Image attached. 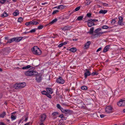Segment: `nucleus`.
<instances>
[{"label": "nucleus", "mask_w": 125, "mask_h": 125, "mask_svg": "<svg viewBox=\"0 0 125 125\" xmlns=\"http://www.w3.org/2000/svg\"><path fill=\"white\" fill-rule=\"evenodd\" d=\"M25 74L27 76H30L37 75L38 74V73L36 71H34L31 69H29L28 71L25 72Z\"/></svg>", "instance_id": "1"}, {"label": "nucleus", "mask_w": 125, "mask_h": 125, "mask_svg": "<svg viewBox=\"0 0 125 125\" xmlns=\"http://www.w3.org/2000/svg\"><path fill=\"white\" fill-rule=\"evenodd\" d=\"M31 51L34 54L36 55H40L41 53V50L36 46H35L32 48Z\"/></svg>", "instance_id": "2"}, {"label": "nucleus", "mask_w": 125, "mask_h": 125, "mask_svg": "<svg viewBox=\"0 0 125 125\" xmlns=\"http://www.w3.org/2000/svg\"><path fill=\"white\" fill-rule=\"evenodd\" d=\"M62 112L65 114H71L73 113V111L69 109H62Z\"/></svg>", "instance_id": "3"}, {"label": "nucleus", "mask_w": 125, "mask_h": 125, "mask_svg": "<svg viewBox=\"0 0 125 125\" xmlns=\"http://www.w3.org/2000/svg\"><path fill=\"white\" fill-rule=\"evenodd\" d=\"M113 108L110 106H107L105 108V112L107 113L112 112Z\"/></svg>", "instance_id": "4"}, {"label": "nucleus", "mask_w": 125, "mask_h": 125, "mask_svg": "<svg viewBox=\"0 0 125 125\" xmlns=\"http://www.w3.org/2000/svg\"><path fill=\"white\" fill-rule=\"evenodd\" d=\"M118 19L119 20L118 22V25L120 26H123L124 25V24L123 22V18L121 16H119L118 17Z\"/></svg>", "instance_id": "5"}, {"label": "nucleus", "mask_w": 125, "mask_h": 125, "mask_svg": "<svg viewBox=\"0 0 125 125\" xmlns=\"http://www.w3.org/2000/svg\"><path fill=\"white\" fill-rule=\"evenodd\" d=\"M56 82L59 84H63L64 83L65 81L62 77H60L57 79Z\"/></svg>", "instance_id": "6"}, {"label": "nucleus", "mask_w": 125, "mask_h": 125, "mask_svg": "<svg viewBox=\"0 0 125 125\" xmlns=\"http://www.w3.org/2000/svg\"><path fill=\"white\" fill-rule=\"evenodd\" d=\"M85 71V72L84 73V75L85 78H86L87 76H89L91 75V73L88 69H86Z\"/></svg>", "instance_id": "7"}, {"label": "nucleus", "mask_w": 125, "mask_h": 125, "mask_svg": "<svg viewBox=\"0 0 125 125\" xmlns=\"http://www.w3.org/2000/svg\"><path fill=\"white\" fill-rule=\"evenodd\" d=\"M41 119L40 122H43L46 118V116L45 114H43L41 115L40 116Z\"/></svg>", "instance_id": "8"}, {"label": "nucleus", "mask_w": 125, "mask_h": 125, "mask_svg": "<svg viewBox=\"0 0 125 125\" xmlns=\"http://www.w3.org/2000/svg\"><path fill=\"white\" fill-rule=\"evenodd\" d=\"M36 75V80L38 82H40L42 79L41 75L40 74H39L38 75V74L37 75Z\"/></svg>", "instance_id": "9"}, {"label": "nucleus", "mask_w": 125, "mask_h": 125, "mask_svg": "<svg viewBox=\"0 0 125 125\" xmlns=\"http://www.w3.org/2000/svg\"><path fill=\"white\" fill-rule=\"evenodd\" d=\"M22 85L26 86V83L25 82L19 83H16L15 84L14 86H21Z\"/></svg>", "instance_id": "10"}, {"label": "nucleus", "mask_w": 125, "mask_h": 125, "mask_svg": "<svg viewBox=\"0 0 125 125\" xmlns=\"http://www.w3.org/2000/svg\"><path fill=\"white\" fill-rule=\"evenodd\" d=\"M23 38V37L14 38V41H15L16 42H18L21 40Z\"/></svg>", "instance_id": "11"}, {"label": "nucleus", "mask_w": 125, "mask_h": 125, "mask_svg": "<svg viewBox=\"0 0 125 125\" xmlns=\"http://www.w3.org/2000/svg\"><path fill=\"white\" fill-rule=\"evenodd\" d=\"M24 86H12L14 87V92H17L20 89L23 88Z\"/></svg>", "instance_id": "12"}, {"label": "nucleus", "mask_w": 125, "mask_h": 125, "mask_svg": "<svg viewBox=\"0 0 125 125\" xmlns=\"http://www.w3.org/2000/svg\"><path fill=\"white\" fill-rule=\"evenodd\" d=\"M110 45H107L104 48L103 51V52H107L109 49H110Z\"/></svg>", "instance_id": "13"}, {"label": "nucleus", "mask_w": 125, "mask_h": 125, "mask_svg": "<svg viewBox=\"0 0 125 125\" xmlns=\"http://www.w3.org/2000/svg\"><path fill=\"white\" fill-rule=\"evenodd\" d=\"M70 26H69L68 25L66 26H65L63 28H61V29L63 31H64L66 30H68L70 29Z\"/></svg>", "instance_id": "14"}, {"label": "nucleus", "mask_w": 125, "mask_h": 125, "mask_svg": "<svg viewBox=\"0 0 125 125\" xmlns=\"http://www.w3.org/2000/svg\"><path fill=\"white\" fill-rule=\"evenodd\" d=\"M91 42L90 41H88L87 42L86 44L85 45L84 47L86 49L88 48L89 46L91 44Z\"/></svg>", "instance_id": "15"}, {"label": "nucleus", "mask_w": 125, "mask_h": 125, "mask_svg": "<svg viewBox=\"0 0 125 125\" xmlns=\"http://www.w3.org/2000/svg\"><path fill=\"white\" fill-rule=\"evenodd\" d=\"M30 25H37L39 24V22L36 21H33L32 20V21H31L29 22Z\"/></svg>", "instance_id": "16"}, {"label": "nucleus", "mask_w": 125, "mask_h": 125, "mask_svg": "<svg viewBox=\"0 0 125 125\" xmlns=\"http://www.w3.org/2000/svg\"><path fill=\"white\" fill-rule=\"evenodd\" d=\"M46 90L47 92L50 94H52L53 92L51 88H46Z\"/></svg>", "instance_id": "17"}, {"label": "nucleus", "mask_w": 125, "mask_h": 125, "mask_svg": "<svg viewBox=\"0 0 125 125\" xmlns=\"http://www.w3.org/2000/svg\"><path fill=\"white\" fill-rule=\"evenodd\" d=\"M87 24L89 27H91L93 25H94V23L92 22H89L88 21Z\"/></svg>", "instance_id": "18"}, {"label": "nucleus", "mask_w": 125, "mask_h": 125, "mask_svg": "<svg viewBox=\"0 0 125 125\" xmlns=\"http://www.w3.org/2000/svg\"><path fill=\"white\" fill-rule=\"evenodd\" d=\"M8 16V14L5 11L1 15V17L2 18H4Z\"/></svg>", "instance_id": "19"}, {"label": "nucleus", "mask_w": 125, "mask_h": 125, "mask_svg": "<svg viewBox=\"0 0 125 125\" xmlns=\"http://www.w3.org/2000/svg\"><path fill=\"white\" fill-rule=\"evenodd\" d=\"M31 66L30 65H28L26 66H25V67H22V68H20L19 67H17V68H19V69H28V68H30L31 67Z\"/></svg>", "instance_id": "20"}, {"label": "nucleus", "mask_w": 125, "mask_h": 125, "mask_svg": "<svg viewBox=\"0 0 125 125\" xmlns=\"http://www.w3.org/2000/svg\"><path fill=\"white\" fill-rule=\"evenodd\" d=\"M120 101H121V103L122 105V106H125V99L124 98L122 99H121Z\"/></svg>", "instance_id": "21"}, {"label": "nucleus", "mask_w": 125, "mask_h": 125, "mask_svg": "<svg viewBox=\"0 0 125 125\" xmlns=\"http://www.w3.org/2000/svg\"><path fill=\"white\" fill-rule=\"evenodd\" d=\"M94 28L93 27L91 28L89 31L87 32L88 33H89L90 34H92L94 32Z\"/></svg>", "instance_id": "22"}, {"label": "nucleus", "mask_w": 125, "mask_h": 125, "mask_svg": "<svg viewBox=\"0 0 125 125\" xmlns=\"http://www.w3.org/2000/svg\"><path fill=\"white\" fill-rule=\"evenodd\" d=\"M19 11L18 10H16L15 12L13 13V15L14 16H16L19 14Z\"/></svg>", "instance_id": "23"}, {"label": "nucleus", "mask_w": 125, "mask_h": 125, "mask_svg": "<svg viewBox=\"0 0 125 125\" xmlns=\"http://www.w3.org/2000/svg\"><path fill=\"white\" fill-rule=\"evenodd\" d=\"M107 12V10H101L99 11V13L100 14H105Z\"/></svg>", "instance_id": "24"}, {"label": "nucleus", "mask_w": 125, "mask_h": 125, "mask_svg": "<svg viewBox=\"0 0 125 125\" xmlns=\"http://www.w3.org/2000/svg\"><path fill=\"white\" fill-rule=\"evenodd\" d=\"M70 51L73 52H75L77 51V49L73 47L70 49Z\"/></svg>", "instance_id": "25"}, {"label": "nucleus", "mask_w": 125, "mask_h": 125, "mask_svg": "<svg viewBox=\"0 0 125 125\" xmlns=\"http://www.w3.org/2000/svg\"><path fill=\"white\" fill-rule=\"evenodd\" d=\"M14 38H12L10 39H9L7 41V43H11L12 42H14Z\"/></svg>", "instance_id": "26"}, {"label": "nucleus", "mask_w": 125, "mask_h": 125, "mask_svg": "<svg viewBox=\"0 0 125 125\" xmlns=\"http://www.w3.org/2000/svg\"><path fill=\"white\" fill-rule=\"evenodd\" d=\"M108 32H109V31H104L102 32H98L97 33H96V34L98 35H101L102 34L104 33Z\"/></svg>", "instance_id": "27"}, {"label": "nucleus", "mask_w": 125, "mask_h": 125, "mask_svg": "<svg viewBox=\"0 0 125 125\" xmlns=\"http://www.w3.org/2000/svg\"><path fill=\"white\" fill-rule=\"evenodd\" d=\"M6 115V112H3L2 114L0 115V117L3 118Z\"/></svg>", "instance_id": "28"}, {"label": "nucleus", "mask_w": 125, "mask_h": 125, "mask_svg": "<svg viewBox=\"0 0 125 125\" xmlns=\"http://www.w3.org/2000/svg\"><path fill=\"white\" fill-rule=\"evenodd\" d=\"M57 21V19H54L50 23V24H52L56 22Z\"/></svg>", "instance_id": "29"}, {"label": "nucleus", "mask_w": 125, "mask_h": 125, "mask_svg": "<svg viewBox=\"0 0 125 125\" xmlns=\"http://www.w3.org/2000/svg\"><path fill=\"white\" fill-rule=\"evenodd\" d=\"M101 29L100 28H98L96 29L94 31V32L95 33H97L98 32L100 31Z\"/></svg>", "instance_id": "30"}, {"label": "nucleus", "mask_w": 125, "mask_h": 125, "mask_svg": "<svg viewBox=\"0 0 125 125\" xmlns=\"http://www.w3.org/2000/svg\"><path fill=\"white\" fill-rule=\"evenodd\" d=\"M83 15L81 16L78 17L77 19V20L78 21H80L82 20L83 18Z\"/></svg>", "instance_id": "31"}, {"label": "nucleus", "mask_w": 125, "mask_h": 125, "mask_svg": "<svg viewBox=\"0 0 125 125\" xmlns=\"http://www.w3.org/2000/svg\"><path fill=\"white\" fill-rule=\"evenodd\" d=\"M65 6H64L63 5H60L58 6V8L59 9H63L64 8Z\"/></svg>", "instance_id": "32"}, {"label": "nucleus", "mask_w": 125, "mask_h": 125, "mask_svg": "<svg viewBox=\"0 0 125 125\" xmlns=\"http://www.w3.org/2000/svg\"><path fill=\"white\" fill-rule=\"evenodd\" d=\"M81 88L82 90L85 91L88 88L87 86H81Z\"/></svg>", "instance_id": "33"}, {"label": "nucleus", "mask_w": 125, "mask_h": 125, "mask_svg": "<svg viewBox=\"0 0 125 125\" xmlns=\"http://www.w3.org/2000/svg\"><path fill=\"white\" fill-rule=\"evenodd\" d=\"M23 19L21 17L19 18L18 19V21L20 23H21L23 21Z\"/></svg>", "instance_id": "34"}, {"label": "nucleus", "mask_w": 125, "mask_h": 125, "mask_svg": "<svg viewBox=\"0 0 125 125\" xmlns=\"http://www.w3.org/2000/svg\"><path fill=\"white\" fill-rule=\"evenodd\" d=\"M102 28L103 29H107L109 28V27L108 26L104 25L102 26Z\"/></svg>", "instance_id": "35"}, {"label": "nucleus", "mask_w": 125, "mask_h": 125, "mask_svg": "<svg viewBox=\"0 0 125 125\" xmlns=\"http://www.w3.org/2000/svg\"><path fill=\"white\" fill-rule=\"evenodd\" d=\"M36 30H37V29H32L29 31V32L34 33L35 32Z\"/></svg>", "instance_id": "36"}, {"label": "nucleus", "mask_w": 125, "mask_h": 125, "mask_svg": "<svg viewBox=\"0 0 125 125\" xmlns=\"http://www.w3.org/2000/svg\"><path fill=\"white\" fill-rule=\"evenodd\" d=\"M43 27V26L42 25H40L37 28H36L37 29L40 30L42 29Z\"/></svg>", "instance_id": "37"}, {"label": "nucleus", "mask_w": 125, "mask_h": 125, "mask_svg": "<svg viewBox=\"0 0 125 125\" xmlns=\"http://www.w3.org/2000/svg\"><path fill=\"white\" fill-rule=\"evenodd\" d=\"M14 87H11L10 89V90L9 91H10V92H14Z\"/></svg>", "instance_id": "38"}, {"label": "nucleus", "mask_w": 125, "mask_h": 125, "mask_svg": "<svg viewBox=\"0 0 125 125\" xmlns=\"http://www.w3.org/2000/svg\"><path fill=\"white\" fill-rule=\"evenodd\" d=\"M57 107L58 108L60 109L61 111L62 109H63V108H61L60 105L59 104H57Z\"/></svg>", "instance_id": "39"}, {"label": "nucleus", "mask_w": 125, "mask_h": 125, "mask_svg": "<svg viewBox=\"0 0 125 125\" xmlns=\"http://www.w3.org/2000/svg\"><path fill=\"white\" fill-rule=\"evenodd\" d=\"M11 118L12 120H14L16 119V117L13 115H11Z\"/></svg>", "instance_id": "40"}, {"label": "nucleus", "mask_w": 125, "mask_h": 125, "mask_svg": "<svg viewBox=\"0 0 125 125\" xmlns=\"http://www.w3.org/2000/svg\"><path fill=\"white\" fill-rule=\"evenodd\" d=\"M91 74L92 76H93L94 75H97L98 74V72H94L92 73Z\"/></svg>", "instance_id": "41"}, {"label": "nucleus", "mask_w": 125, "mask_h": 125, "mask_svg": "<svg viewBox=\"0 0 125 125\" xmlns=\"http://www.w3.org/2000/svg\"><path fill=\"white\" fill-rule=\"evenodd\" d=\"M58 114V112H54L52 113V115L53 116H56Z\"/></svg>", "instance_id": "42"}, {"label": "nucleus", "mask_w": 125, "mask_h": 125, "mask_svg": "<svg viewBox=\"0 0 125 125\" xmlns=\"http://www.w3.org/2000/svg\"><path fill=\"white\" fill-rule=\"evenodd\" d=\"M46 95L50 98H52V96L51 95L49 94V93H47L46 94Z\"/></svg>", "instance_id": "43"}, {"label": "nucleus", "mask_w": 125, "mask_h": 125, "mask_svg": "<svg viewBox=\"0 0 125 125\" xmlns=\"http://www.w3.org/2000/svg\"><path fill=\"white\" fill-rule=\"evenodd\" d=\"M47 93V92H46L45 91H43L41 92V93L42 94L45 95H46V94Z\"/></svg>", "instance_id": "44"}, {"label": "nucleus", "mask_w": 125, "mask_h": 125, "mask_svg": "<svg viewBox=\"0 0 125 125\" xmlns=\"http://www.w3.org/2000/svg\"><path fill=\"white\" fill-rule=\"evenodd\" d=\"M121 101L120 100L119 102L117 103V105L119 106H122V105Z\"/></svg>", "instance_id": "45"}, {"label": "nucleus", "mask_w": 125, "mask_h": 125, "mask_svg": "<svg viewBox=\"0 0 125 125\" xmlns=\"http://www.w3.org/2000/svg\"><path fill=\"white\" fill-rule=\"evenodd\" d=\"M92 14L90 13H87L86 15V16L88 17H91Z\"/></svg>", "instance_id": "46"}, {"label": "nucleus", "mask_w": 125, "mask_h": 125, "mask_svg": "<svg viewBox=\"0 0 125 125\" xmlns=\"http://www.w3.org/2000/svg\"><path fill=\"white\" fill-rule=\"evenodd\" d=\"M59 11L58 10H56L53 11L52 13V14H54L56 13L57 12H58Z\"/></svg>", "instance_id": "47"}, {"label": "nucleus", "mask_w": 125, "mask_h": 125, "mask_svg": "<svg viewBox=\"0 0 125 125\" xmlns=\"http://www.w3.org/2000/svg\"><path fill=\"white\" fill-rule=\"evenodd\" d=\"M6 0H0V2L2 4H3L5 1Z\"/></svg>", "instance_id": "48"}, {"label": "nucleus", "mask_w": 125, "mask_h": 125, "mask_svg": "<svg viewBox=\"0 0 125 125\" xmlns=\"http://www.w3.org/2000/svg\"><path fill=\"white\" fill-rule=\"evenodd\" d=\"M80 9V6H79L77 8H76L75 9V11H77L78 10Z\"/></svg>", "instance_id": "49"}, {"label": "nucleus", "mask_w": 125, "mask_h": 125, "mask_svg": "<svg viewBox=\"0 0 125 125\" xmlns=\"http://www.w3.org/2000/svg\"><path fill=\"white\" fill-rule=\"evenodd\" d=\"M91 2L89 0L87 3L86 2H85V4L86 5H89Z\"/></svg>", "instance_id": "50"}, {"label": "nucleus", "mask_w": 125, "mask_h": 125, "mask_svg": "<svg viewBox=\"0 0 125 125\" xmlns=\"http://www.w3.org/2000/svg\"><path fill=\"white\" fill-rule=\"evenodd\" d=\"M116 22V20H115V19H114L112 20V21L111 22V23H113L114 24Z\"/></svg>", "instance_id": "51"}, {"label": "nucleus", "mask_w": 125, "mask_h": 125, "mask_svg": "<svg viewBox=\"0 0 125 125\" xmlns=\"http://www.w3.org/2000/svg\"><path fill=\"white\" fill-rule=\"evenodd\" d=\"M100 116L101 118H103L104 117H105V115H100Z\"/></svg>", "instance_id": "52"}, {"label": "nucleus", "mask_w": 125, "mask_h": 125, "mask_svg": "<svg viewBox=\"0 0 125 125\" xmlns=\"http://www.w3.org/2000/svg\"><path fill=\"white\" fill-rule=\"evenodd\" d=\"M102 49V48L101 47H100L96 51V52H98L100 51Z\"/></svg>", "instance_id": "53"}, {"label": "nucleus", "mask_w": 125, "mask_h": 125, "mask_svg": "<svg viewBox=\"0 0 125 125\" xmlns=\"http://www.w3.org/2000/svg\"><path fill=\"white\" fill-rule=\"evenodd\" d=\"M63 45V44L62 43L60 44L58 46V47L60 48L62 47Z\"/></svg>", "instance_id": "54"}, {"label": "nucleus", "mask_w": 125, "mask_h": 125, "mask_svg": "<svg viewBox=\"0 0 125 125\" xmlns=\"http://www.w3.org/2000/svg\"><path fill=\"white\" fill-rule=\"evenodd\" d=\"M30 23L29 22H27L25 23V25L26 26H28L30 25Z\"/></svg>", "instance_id": "55"}, {"label": "nucleus", "mask_w": 125, "mask_h": 125, "mask_svg": "<svg viewBox=\"0 0 125 125\" xmlns=\"http://www.w3.org/2000/svg\"><path fill=\"white\" fill-rule=\"evenodd\" d=\"M0 125H6L2 122H0Z\"/></svg>", "instance_id": "56"}, {"label": "nucleus", "mask_w": 125, "mask_h": 125, "mask_svg": "<svg viewBox=\"0 0 125 125\" xmlns=\"http://www.w3.org/2000/svg\"><path fill=\"white\" fill-rule=\"evenodd\" d=\"M68 42H65L63 43H62V44H63V45H64L66 44Z\"/></svg>", "instance_id": "57"}, {"label": "nucleus", "mask_w": 125, "mask_h": 125, "mask_svg": "<svg viewBox=\"0 0 125 125\" xmlns=\"http://www.w3.org/2000/svg\"><path fill=\"white\" fill-rule=\"evenodd\" d=\"M63 116V115L62 114H60L59 116V117H60L61 118V117H62Z\"/></svg>", "instance_id": "58"}, {"label": "nucleus", "mask_w": 125, "mask_h": 125, "mask_svg": "<svg viewBox=\"0 0 125 125\" xmlns=\"http://www.w3.org/2000/svg\"><path fill=\"white\" fill-rule=\"evenodd\" d=\"M103 4L104 6H106L108 5V4L105 3H103Z\"/></svg>", "instance_id": "59"}, {"label": "nucleus", "mask_w": 125, "mask_h": 125, "mask_svg": "<svg viewBox=\"0 0 125 125\" xmlns=\"http://www.w3.org/2000/svg\"><path fill=\"white\" fill-rule=\"evenodd\" d=\"M61 119L62 120H66V119L63 116L62 117H61Z\"/></svg>", "instance_id": "60"}, {"label": "nucleus", "mask_w": 125, "mask_h": 125, "mask_svg": "<svg viewBox=\"0 0 125 125\" xmlns=\"http://www.w3.org/2000/svg\"><path fill=\"white\" fill-rule=\"evenodd\" d=\"M92 21H98V20L97 19H93Z\"/></svg>", "instance_id": "61"}, {"label": "nucleus", "mask_w": 125, "mask_h": 125, "mask_svg": "<svg viewBox=\"0 0 125 125\" xmlns=\"http://www.w3.org/2000/svg\"><path fill=\"white\" fill-rule=\"evenodd\" d=\"M47 3L46 2H44V3H42V5H45L46 4H47Z\"/></svg>", "instance_id": "62"}, {"label": "nucleus", "mask_w": 125, "mask_h": 125, "mask_svg": "<svg viewBox=\"0 0 125 125\" xmlns=\"http://www.w3.org/2000/svg\"><path fill=\"white\" fill-rule=\"evenodd\" d=\"M2 97V93H0V99Z\"/></svg>", "instance_id": "63"}, {"label": "nucleus", "mask_w": 125, "mask_h": 125, "mask_svg": "<svg viewBox=\"0 0 125 125\" xmlns=\"http://www.w3.org/2000/svg\"><path fill=\"white\" fill-rule=\"evenodd\" d=\"M11 86H9V87H8L7 88V89L9 90V91H10V87Z\"/></svg>", "instance_id": "64"}]
</instances>
